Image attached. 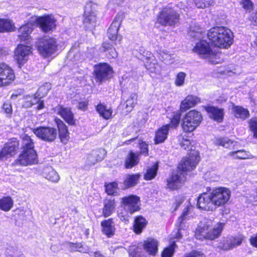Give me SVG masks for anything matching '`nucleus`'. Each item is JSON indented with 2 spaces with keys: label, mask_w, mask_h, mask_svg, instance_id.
<instances>
[{
  "label": "nucleus",
  "mask_w": 257,
  "mask_h": 257,
  "mask_svg": "<svg viewBox=\"0 0 257 257\" xmlns=\"http://www.w3.org/2000/svg\"><path fill=\"white\" fill-rule=\"evenodd\" d=\"M199 161V156L197 153L190 154L183 158L178 165V170L173 172L171 177L167 179L168 188L175 190L180 187L186 181V172L194 169Z\"/></svg>",
  "instance_id": "f257e3e1"
},
{
  "label": "nucleus",
  "mask_w": 257,
  "mask_h": 257,
  "mask_svg": "<svg viewBox=\"0 0 257 257\" xmlns=\"http://www.w3.org/2000/svg\"><path fill=\"white\" fill-rule=\"evenodd\" d=\"M207 37L212 45L219 48H228L232 44L233 40L232 31L224 27L211 28L207 33Z\"/></svg>",
  "instance_id": "f03ea898"
},
{
  "label": "nucleus",
  "mask_w": 257,
  "mask_h": 257,
  "mask_svg": "<svg viewBox=\"0 0 257 257\" xmlns=\"http://www.w3.org/2000/svg\"><path fill=\"white\" fill-rule=\"evenodd\" d=\"M213 222L211 220L204 218L199 223L196 230L203 238L213 240L218 237L222 231L224 224L218 223L216 226L212 227Z\"/></svg>",
  "instance_id": "7ed1b4c3"
},
{
  "label": "nucleus",
  "mask_w": 257,
  "mask_h": 257,
  "mask_svg": "<svg viewBox=\"0 0 257 257\" xmlns=\"http://www.w3.org/2000/svg\"><path fill=\"white\" fill-rule=\"evenodd\" d=\"M193 51L201 57L207 59L213 64L220 63L219 60V54L212 51L209 44L205 40H202L197 43Z\"/></svg>",
  "instance_id": "20e7f679"
},
{
  "label": "nucleus",
  "mask_w": 257,
  "mask_h": 257,
  "mask_svg": "<svg viewBox=\"0 0 257 257\" xmlns=\"http://www.w3.org/2000/svg\"><path fill=\"white\" fill-rule=\"evenodd\" d=\"M202 120V116L199 111L190 110L183 119L182 128L185 132H192L199 125Z\"/></svg>",
  "instance_id": "39448f33"
},
{
  "label": "nucleus",
  "mask_w": 257,
  "mask_h": 257,
  "mask_svg": "<svg viewBox=\"0 0 257 257\" xmlns=\"http://www.w3.org/2000/svg\"><path fill=\"white\" fill-rule=\"evenodd\" d=\"M179 14L173 8L166 7L160 13L158 22L164 26H174L179 21Z\"/></svg>",
  "instance_id": "423d86ee"
},
{
  "label": "nucleus",
  "mask_w": 257,
  "mask_h": 257,
  "mask_svg": "<svg viewBox=\"0 0 257 257\" xmlns=\"http://www.w3.org/2000/svg\"><path fill=\"white\" fill-rule=\"evenodd\" d=\"M36 46L39 53L43 57H47L56 51L58 44L55 38H44L39 39Z\"/></svg>",
  "instance_id": "0eeeda50"
},
{
  "label": "nucleus",
  "mask_w": 257,
  "mask_h": 257,
  "mask_svg": "<svg viewBox=\"0 0 257 257\" xmlns=\"http://www.w3.org/2000/svg\"><path fill=\"white\" fill-rule=\"evenodd\" d=\"M193 210V207L192 205H187L183 210L181 216L178 218L176 222V227L178 229V232L176 235V238L180 239L182 238L183 235L182 230L185 231L188 226L186 224L187 220L192 216V211Z\"/></svg>",
  "instance_id": "6e6552de"
},
{
  "label": "nucleus",
  "mask_w": 257,
  "mask_h": 257,
  "mask_svg": "<svg viewBox=\"0 0 257 257\" xmlns=\"http://www.w3.org/2000/svg\"><path fill=\"white\" fill-rule=\"evenodd\" d=\"M215 208L224 205L229 200L230 192L226 188L219 187L210 192Z\"/></svg>",
  "instance_id": "1a4fd4ad"
},
{
  "label": "nucleus",
  "mask_w": 257,
  "mask_h": 257,
  "mask_svg": "<svg viewBox=\"0 0 257 257\" xmlns=\"http://www.w3.org/2000/svg\"><path fill=\"white\" fill-rule=\"evenodd\" d=\"M33 133L41 140L49 143L54 142L57 136V130L48 126H40L34 128Z\"/></svg>",
  "instance_id": "9d476101"
},
{
  "label": "nucleus",
  "mask_w": 257,
  "mask_h": 257,
  "mask_svg": "<svg viewBox=\"0 0 257 257\" xmlns=\"http://www.w3.org/2000/svg\"><path fill=\"white\" fill-rule=\"evenodd\" d=\"M139 202L140 198L138 196L131 195L122 198L121 206L125 211L129 212L130 214H132L140 210Z\"/></svg>",
  "instance_id": "9b49d317"
},
{
  "label": "nucleus",
  "mask_w": 257,
  "mask_h": 257,
  "mask_svg": "<svg viewBox=\"0 0 257 257\" xmlns=\"http://www.w3.org/2000/svg\"><path fill=\"white\" fill-rule=\"evenodd\" d=\"M13 69L5 63H0V87L11 84L15 79Z\"/></svg>",
  "instance_id": "f8f14e48"
},
{
  "label": "nucleus",
  "mask_w": 257,
  "mask_h": 257,
  "mask_svg": "<svg viewBox=\"0 0 257 257\" xmlns=\"http://www.w3.org/2000/svg\"><path fill=\"white\" fill-rule=\"evenodd\" d=\"M38 156L34 149L22 151L17 160V164L22 166H28L38 163Z\"/></svg>",
  "instance_id": "ddd939ff"
},
{
  "label": "nucleus",
  "mask_w": 257,
  "mask_h": 257,
  "mask_svg": "<svg viewBox=\"0 0 257 257\" xmlns=\"http://www.w3.org/2000/svg\"><path fill=\"white\" fill-rule=\"evenodd\" d=\"M210 192L203 193L198 197V207L205 211H213L216 209Z\"/></svg>",
  "instance_id": "4468645a"
},
{
  "label": "nucleus",
  "mask_w": 257,
  "mask_h": 257,
  "mask_svg": "<svg viewBox=\"0 0 257 257\" xmlns=\"http://www.w3.org/2000/svg\"><path fill=\"white\" fill-rule=\"evenodd\" d=\"M19 142L15 140L14 141L6 144L0 151V162L7 160L13 156L18 149Z\"/></svg>",
  "instance_id": "2eb2a0df"
},
{
  "label": "nucleus",
  "mask_w": 257,
  "mask_h": 257,
  "mask_svg": "<svg viewBox=\"0 0 257 257\" xmlns=\"http://www.w3.org/2000/svg\"><path fill=\"white\" fill-rule=\"evenodd\" d=\"M94 72L96 79L99 81H102L111 76L112 69L107 63H100L96 66Z\"/></svg>",
  "instance_id": "dca6fc26"
},
{
  "label": "nucleus",
  "mask_w": 257,
  "mask_h": 257,
  "mask_svg": "<svg viewBox=\"0 0 257 257\" xmlns=\"http://www.w3.org/2000/svg\"><path fill=\"white\" fill-rule=\"evenodd\" d=\"M32 48L29 46L22 44L18 46L15 50V57L18 63L23 64L28 60L29 55L32 53Z\"/></svg>",
  "instance_id": "f3484780"
},
{
  "label": "nucleus",
  "mask_w": 257,
  "mask_h": 257,
  "mask_svg": "<svg viewBox=\"0 0 257 257\" xmlns=\"http://www.w3.org/2000/svg\"><path fill=\"white\" fill-rule=\"evenodd\" d=\"M120 22V17H116L108 29L107 36L110 40L113 41L118 40L119 42L121 41V36L117 35Z\"/></svg>",
  "instance_id": "a211bd4d"
},
{
  "label": "nucleus",
  "mask_w": 257,
  "mask_h": 257,
  "mask_svg": "<svg viewBox=\"0 0 257 257\" xmlns=\"http://www.w3.org/2000/svg\"><path fill=\"white\" fill-rule=\"evenodd\" d=\"M36 21L37 24L45 32L52 30L55 27V20L49 16L39 17Z\"/></svg>",
  "instance_id": "6ab92c4d"
},
{
  "label": "nucleus",
  "mask_w": 257,
  "mask_h": 257,
  "mask_svg": "<svg viewBox=\"0 0 257 257\" xmlns=\"http://www.w3.org/2000/svg\"><path fill=\"white\" fill-rule=\"evenodd\" d=\"M55 121L58 129L59 137L60 139V141L62 143L66 144L68 142L70 138L67 126L59 118H55Z\"/></svg>",
  "instance_id": "aec40b11"
},
{
  "label": "nucleus",
  "mask_w": 257,
  "mask_h": 257,
  "mask_svg": "<svg viewBox=\"0 0 257 257\" xmlns=\"http://www.w3.org/2000/svg\"><path fill=\"white\" fill-rule=\"evenodd\" d=\"M34 27V25L32 22H28L20 28L18 36L21 41H27V43H29L30 34L32 33Z\"/></svg>",
  "instance_id": "412c9836"
},
{
  "label": "nucleus",
  "mask_w": 257,
  "mask_h": 257,
  "mask_svg": "<svg viewBox=\"0 0 257 257\" xmlns=\"http://www.w3.org/2000/svg\"><path fill=\"white\" fill-rule=\"evenodd\" d=\"M34 27V25L32 22H28L20 28L18 36L21 41H27V43H29L30 34L32 33Z\"/></svg>",
  "instance_id": "4be33fe9"
},
{
  "label": "nucleus",
  "mask_w": 257,
  "mask_h": 257,
  "mask_svg": "<svg viewBox=\"0 0 257 257\" xmlns=\"http://www.w3.org/2000/svg\"><path fill=\"white\" fill-rule=\"evenodd\" d=\"M205 110L209 113V116L215 121L221 122L223 119V109L214 106H207Z\"/></svg>",
  "instance_id": "5701e85b"
},
{
  "label": "nucleus",
  "mask_w": 257,
  "mask_h": 257,
  "mask_svg": "<svg viewBox=\"0 0 257 257\" xmlns=\"http://www.w3.org/2000/svg\"><path fill=\"white\" fill-rule=\"evenodd\" d=\"M200 102V99L197 96L188 95L185 99H184L181 103L180 109L182 111L194 107L195 105Z\"/></svg>",
  "instance_id": "b1692460"
},
{
  "label": "nucleus",
  "mask_w": 257,
  "mask_h": 257,
  "mask_svg": "<svg viewBox=\"0 0 257 257\" xmlns=\"http://www.w3.org/2000/svg\"><path fill=\"white\" fill-rule=\"evenodd\" d=\"M57 113L60 115L68 124L72 125L75 123V120L73 118V114L71 112L70 108L59 106L57 108Z\"/></svg>",
  "instance_id": "393cba45"
},
{
  "label": "nucleus",
  "mask_w": 257,
  "mask_h": 257,
  "mask_svg": "<svg viewBox=\"0 0 257 257\" xmlns=\"http://www.w3.org/2000/svg\"><path fill=\"white\" fill-rule=\"evenodd\" d=\"M144 248L150 255H154L158 251V241L153 238H149L144 241Z\"/></svg>",
  "instance_id": "a878e982"
},
{
  "label": "nucleus",
  "mask_w": 257,
  "mask_h": 257,
  "mask_svg": "<svg viewBox=\"0 0 257 257\" xmlns=\"http://www.w3.org/2000/svg\"><path fill=\"white\" fill-rule=\"evenodd\" d=\"M170 124L163 125L156 133L155 142L156 144L163 143L167 139Z\"/></svg>",
  "instance_id": "bb28decb"
},
{
  "label": "nucleus",
  "mask_w": 257,
  "mask_h": 257,
  "mask_svg": "<svg viewBox=\"0 0 257 257\" xmlns=\"http://www.w3.org/2000/svg\"><path fill=\"white\" fill-rule=\"evenodd\" d=\"M103 205L102 214L104 217H107L111 215L114 210L115 207L114 199H105L103 200Z\"/></svg>",
  "instance_id": "cd10ccee"
},
{
  "label": "nucleus",
  "mask_w": 257,
  "mask_h": 257,
  "mask_svg": "<svg viewBox=\"0 0 257 257\" xmlns=\"http://www.w3.org/2000/svg\"><path fill=\"white\" fill-rule=\"evenodd\" d=\"M232 112L234 116L237 118L244 120L249 116V112L247 109L240 106L233 105Z\"/></svg>",
  "instance_id": "c85d7f7f"
},
{
  "label": "nucleus",
  "mask_w": 257,
  "mask_h": 257,
  "mask_svg": "<svg viewBox=\"0 0 257 257\" xmlns=\"http://www.w3.org/2000/svg\"><path fill=\"white\" fill-rule=\"evenodd\" d=\"M66 247L71 252L79 251L82 253H89L87 246H83L81 243L67 242L65 243Z\"/></svg>",
  "instance_id": "c756f323"
},
{
  "label": "nucleus",
  "mask_w": 257,
  "mask_h": 257,
  "mask_svg": "<svg viewBox=\"0 0 257 257\" xmlns=\"http://www.w3.org/2000/svg\"><path fill=\"white\" fill-rule=\"evenodd\" d=\"M140 178L139 174H132L126 175L123 182V188H128L136 186Z\"/></svg>",
  "instance_id": "7c9ffc66"
},
{
  "label": "nucleus",
  "mask_w": 257,
  "mask_h": 257,
  "mask_svg": "<svg viewBox=\"0 0 257 257\" xmlns=\"http://www.w3.org/2000/svg\"><path fill=\"white\" fill-rule=\"evenodd\" d=\"M101 224L103 228L102 230L103 233L107 236L110 237L114 234L115 228L112 221V219L110 218L104 220L101 222Z\"/></svg>",
  "instance_id": "2f4dec72"
},
{
  "label": "nucleus",
  "mask_w": 257,
  "mask_h": 257,
  "mask_svg": "<svg viewBox=\"0 0 257 257\" xmlns=\"http://www.w3.org/2000/svg\"><path fill=\"white\" fill-rule=\"evenodd\" d=\"M43 174L45 178L52 182L57 183L60 179L58 173L51 167L45 168Z\"/></svg>",
  "instance_id": "473e14b6"
},
{
  "label": "nucleus",
  "mask_w": 257,
  "mask_h": 257,
  "mask_svg": "<svg viewBox=\"0 0 257 257\" xmlns=\"http://www.w3.org/2000/svg\"><path fill=\"white\" fill-rule=\"evenodd\" d=\"M147 224V221L142 216H139L136 217L134 220V230L137 234H140L142 232Z\"/></svg>",
  "instance_id": "72a5a7b5"
},
{
  "label": "nucleus",
  "mask_w": 257,
  "mask_h": 257,
  "mask_svg": "<svg viewBox=\"0 0 257 257\" xmlns=\"http://www.w3.org/2000/svg\"><path fill=\"white\" fill-rule=\"evenodd\" d=\"M96 109L100 116L104 119H108L111 117L112 113L111 108L100 103L96 106Z\"/></svg>",
  "instance_id": "f704fd0d"
},
{
  "label": "nucleus",
  "mask_w": 257,
  "mask_h": 257,
  "mask_svg": "<svg viewBox=\"0 0 257 257\" xmlns=\"http://www.w3.org/2000/svg\"><path fill=\"white\" fill-rule=\"evenodd\" d=\"M15 27L14 23L8 19H0V33L14 31Z\"/></svg>",
  "instance_id": "c9c22d12"
},
{
  "label": "nucleus",
  "mask_w": 257,
  "mask_h": 257,
  "mask_svg": "<svg viewBox=\"0 0 257 257\" xmlns=\"http://www.w3.org/2000/svg\"><path fill=\"white\" fill-rule=\"evenodd\" d=\"M139 154L130 152L128 156L125 159V167L127 169L132 168L138 164L139 162Z\"/></svg>",
  "instance_id": "e433bc0d"
},
{
  "label": "nucleus",
  "mask_w": 257,
  "mask_h": 257,
  "mask_svg": "<svg viewBox=\"0 0 257 257\" xmlns=\"http://www.w3.org/2000/svg\"><path fill=\"white\" fill-rule=\"evenodd\" d=\"M22 138V149L23 151H29L31 149H34V144L31 137L27 134H23L21 136Z\"/></svg>",
  "instance_id": "4c0bfd02"
},
{
  "label": "nucleus",
  "mask_w": 257,
  "mask_h": 257,
  "mask_svg": "<svg viewBox=\"0 0 257 257\" xmlns=\"http://www.w3.org/2000/svg\"><path fill=\"white\" fill-rule=\"evenodd\" d=\"M228 156L235 159H247L252 158L251 155L248 152H246L243 150L230 152L228 153Z\"/></svg>",
  "instance_id": "58836bf2"
},
{
  "label": "nucleus",
  "mask_w": 257,
  "mask_h": 257,
  "mask_svg": "<svg viewBox=\"0 0 257 257\" xmlns=\"http://www.w3.org/2000/svg\"><path fill=\"white\" fill-rule=\"evenodd\" d=\"M134 141H137V144L139 145L140 149L141 150L140 154L145 155V156H147L148 155V145L143 142L142 141L138 139L137 138H133L132 139H130V140H128L125 142V143L127 145L130 144L131 142H133Z\"/></svg>",
  "instance_id": "ea45409f"
},
{
  "label": "nucleus",
  "mask_w": 257,
  "mask_h": 257,
  "mask_svg": "<svg viewBox=\"0 0 257 257\" xmlns=\"http://www.w3.org/2000/svg\"><path fill=\"white\" fill-rule=\"evenodd\" d=\"M102 49L103 52H106V56L108 58H116L117 57V53L115 49L109 43H104Z\"/></svg>",
  "instance_id": "a19ab883"
},
{
  "label": "nucleus",
  "mask_w": 257,
  "mask_h": 257,
  "mask_svg": "<svg viewBox=\"0 0 257 257\" xmlns=\"http://www.w3.org/2000/svg\"><path fill=\"white\" fill-rule=\"evenodd\" d=\"M13 206V201L10 197L0 199V209L5 211H9Z\"/></svg>",
  "instance_id": "79ce46f5"
},
{
  "label": "nucleus",
  "mask_w": 257,
  "mask_h": 257,
  "mask_svg": "<svg viewBox=\"0 0 257 257\" xmlns=\"http://www.w3.org/2000/svg\"><path fill=\"white\" fill-rule=\"evenodd\" d=\"M158 169L157 164H154L151 167H149L144 175V179L146 180H151L154 179L157 175Z\"/></svg>",
  "instance_id": "37998d69"
},
{
  "label": "nucleus",
  "mask_w": 257,
  "mask_h": 257,
  "mask_svg": "<svg viewBox=\"0 0 257 257\" xmlns=\"http://www.w3.org/2000/svg\"><path fill=\"white\" fill-rule=\"evenodd\" d=\"M159 54L160 59L166 64H170L172 63V59H173V55L170 53L166 50L163 49L160 50Z\"/></svg>",
  "instance_id": "c03bdc74"
},
{
  "label": "nucleus",
  "mask_w": 257,
  "mask_h": 257,
  "mask_svg": "<svg viewBox=\"0 0 257 257\" xmlns=\"http://www.w3.org/2000/svg\"><path fill=\"white\" fill-rule=\"evenodd\" d=\"M232 240H233L232 239ZM231 240H229L228 237L223 239L220 242H219L217 245V248L220 250H227L231 249L233 248L232 244H234L232 243Z\"/></svg>",
  "instance_id": "a18cd8bd"
},
{
  "label": "nucleus",
  "mask_w": 257,
  "mask_h": 257,
  "mask_svg": "<svg viewBox=\"0 0 257 257\" xmlns=\"http://www.w3.org/2000/svg\"><path fill=\"white\" fill-rule=\"evenodd\" d=\"M189 36L196 39H200L202 36V31L199 25L190 26V30L189 32Z\"/></svg>",
  "instance_id": "49530a36"
},
{
  "label": "nucleus",
  "mask_w": 257,
  "mask_h": 257,
  "mask_svg": "<svg viewBox=\"0 0 257 257\" xmlns=\"http://www.w3.org/2000/svg\"><path fill=\"white\" fill-rule=\"evenodd\" d=\"M138 95L137 93H133L125 101V106L128 111H131L137 103Z\"/></svg>",
  "instance_id": "de8ad7c7"
},
{
  "label": "nucleus",
  "mask_w": 257,
  "mask_h": 257,
  "mask_svg": "<svg viewBox=\"0 0 257 257\" xmlns=\"http://www.w3.org/2000/svg\"><path fill=\"white\" fill-rule=\"evenodd\" d=\"M118 184L116 182L105 185V192L109 195H115L117 193Z\"/></svg>",
  "instance_id": "09e8293b"
},
{
  "label": "nucleus",
  "mask_w": 257,
  "mask_h": 257,
  "mask_svg": "<svg viewBox=\"0 0 257 257\" xmlns=\"http://www.w3.org/2000/svg\"><path fill=\"white\" fill-rule=\"evenodd\" d=\"M249 127L250 130L253 133V137L257 138V118H251L249 121Z\"/></svg>",
  "instance_id": "8fccbe9b"
},
{
  "label": "nucleus",
  "mask_w": 257,
  "mask_h": 257,
  "mask_svg": "<svg viewBox=\"0 0 257 257\" xmlns=\"http://www.w3.org/2000/svg\"><path fill=\"white\" fill-rule=\"evenodd\" d=\"M186 76V73L180 72L176 76L175 84L177 86H181L184 85L185 79Z\"/></svg>",
  "instance_id": "3c124183"
},
{
  "label": "nucleus",
  "mask_w": 257,
  "mask_h": 257,
  "mask_svg": "<svg viewBox=\"0 0 257 257\" xmlns=\"http://www.w3.org/2000/svg\"><path fill=\"white\" fill-rule=\"evenodd\" d=\"M92 154L97 156L99 161L102 160L106 155V151L102 148L92 151Z\"/></svg>",
  "instance_id": "603ef678"
},
{
  "label": "nucleus",
  "mask_w": 257,
  "mask_h": 257,
  "mask_svg": "<svg viewBox=\"0 0 257 257\" xmlns=\"http://www.w3.org/2000/svg\"><path fill=\"white\" fill-rule=\"evenodd\" d=\"M180 118L181 113L179 111L174 112L171 120V125L174 127L177 126L180 122Z\"/></svg>",
  "instance_id": "864d4df0"
},
{
  "label": "nucleus",
  "mask_w": 257,
  "mask_h": 257,
  "mask_svg": "<svg viewBox=\"0 0 257 257\" xmlns=\"http://www.w3.org/2000/svg\"><path fill=\"white\" fill-rule=\"evenodd\" d=\"M175 245V244H173L165 248L162 253V257H172L174 253Z\"/></svg>",
  "instance_id": "5fc2aeb1"
},
{
  "label": "nucleus",
  "mask_w": 257,
  "mask_h": 257,
  "mask_svg": "<svg viewBox=\"0 0 257 257\" xmlns=\"http://www.w3.org/2000/svg\"><path fill=\"white\" fill-rule=\"evenodd\" d=\"M219 144L226 148L231 149L234 146V142L228 138H223L220 141Z\"/></svg>",
  "instance_id": "6e6d98bb"
},
{
  "label": "nucleus",
  "mask_w": 257,
  "mask_h": 257,
  "mask_svg": "<svg viewBox=\"0 0 257 257\" xmlns=\"http://www.w3.org/2000/svg\"><path fill=\"white\" fill-rule=\"evenodd\" d=\"M100 161L97 156L92 154V151L88 155L87 158V162L88 165H93Z\"/></svg>",
  "instance_id": "4d7b16f0"
},
{
  "label": "nucleus",
  "mask_w": 257,
  "mask_h": 257,
  "mask_svg": "<svg viewBox=\"0 0 257 257\" xmlns=\"http://www.w3.org/2000/svg\"><path fill=\"white\" fill-rule=\"evenodd\" d=\"M228 237L229 240H232V239H233V240H231L232 242H233L232 243H234V245L232 244L233 248L240 245L243 240V237L241 236L236 237L230 236Z\"/></svg>",
  "instance_id": "13d9d810"
},
{
  "label": "nucleus",
  "mask_w": 257,
  "mask_h": 257,
  "mask_svg": "<svg viewBox=\"0 0 257 257\" xmlns=\"http://www.w3.org/2000/svg\"><path fill=\"white\" fill-rule=\"evenodd\" d=\"M85 18L84 19L83 22L84 23H94L95 21V17L94 15H92L91 14H89L86 10H85L84 12Z\"/></svg>",
  "instance_id": "bf43d9fd"
},
{
  "label": "nucleus",
  "mask_w": 257,
  "mask_h": 257,
  "mask_svg": "<svg viewBox=\"0 0 257 257\" xmlns=\"http://www.w3.org/2000/svg\"><path fill=\"white\" fill-rule=\"evenodd\" d=\"M130 213L124 211V212H119L118 213V216L119 218L123 222H126L128 221V219L130 217Z\"/></svg>",
  "instance_id": "052dcab7"
},
{
  "label": "nucleus",
  "mask_w": 257,
  "mask_h": 257,
  "mask_svg": "<svg viewBox=\"0 0 257 257\" xmlns=\"http://www.w3.org/2000/svg\"><path fill=\"white\" fill-rule=\"evenodd\" d=\"M3 108L8 116L10 117L13 111L11 104L8 102H5L3 104Z\"/></svg>",
  "instance_id": "680f3d73"
},
{
  "label": "nucleus",
  "mask_w": 257,
  "mask_h": 257,
  "mask_svg": "<svg viewBox=\"0 0 257 257\" xmlns=\"http://www.w3.org/2000/svg\"><path fill=\"white\" fill-rule=\"evenodd\" d=\"M30 100L25 101L23 104V106L25 107H30L33 105L36 104L37 102H38V99L37 98L36 96L33 97H30Z\"/></svg>",
  "instance_id": "e2e57ef3"
},
{
  "label": "nucleus",
  "mask_w": 257,
  "mask_h": 257,
  "mask_svg": "<svg viewBox=\"0 0 257 257\" xmlns=\"http://www.w3.org/2000/svg\"><path fill=\"white\" fill-rule=\"evenodd\" d=\"M180 145L181 148H182L183 149L189 150V147L190 146L191 142L189 140L185 139L182 138L181 140H180Z\"/></svg>",
  "instance_id": "0e129e2a"
},
{
  "label": "nucleus",
  "mask_w": 257,
  "mask_h": 257,
  "mask_svg": "<svg viewBox=\"0 0 257 257\" xmlns=\"http://www.w3.org/2000/svg\"><path fill=\"white\" fill-rule=\"evenodd\" d=\"M140 249L136 248L134 250H131L130 252L131 257H145L144 254H142L140 251Z\"/></svg>",
  "instance_id": "69168bd1"
},
{
  "label": "nucleus",
  "mask_w": 257,
  "mask_h": 257,
  "mask_svg": "<svg viewBox=\"0 0 257 257\" xmlns=\"http://www.w3.org/2000/svg\"><path fill=\"white\" fill-rule=\"evenodd\" d=\"M50 84H46L45 85H44V86H42L41 87H40L39 89H38V92H37V94H38V96H40V93L41 92H42L44 91V94H43V95H45V94H46L49 90V86Z\"/></svg>",
  "instance_id": "338daca9"
},
{
  "label": "nucleus",
  "mask_w": 257,
  "mask_h": 257,
  "mask_svg": "<svg viewBox=\"0 0 257 257\" xmlns=\"http://www.w3.org/2000/svg\"><path fill=\"white\" fill-rule=\"evenodd\" d=\"M184 257H205L204 254L198 251L192 252Z\"/></svg>",
  "instance_id": "774afa93"
}]
</instances>
